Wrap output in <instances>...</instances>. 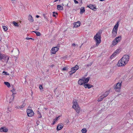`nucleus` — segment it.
I'll return each instance as SVG.
<instances>
[{"instance_id": "nucleus-1", "label": "nucleus", "mask_w": 133, "mask_h": 133, "mask_svg": "<svg viewBox=\"0 0 133 133\" xmlns=\"http://www.w3.org/2000/svg\"><path fill=\"white\" fill-rule=\"evenodd\" d=\"M129 56L127 55H124L122 58L118 62L117 65L118 66H124L129 61Z\"/></svg>"}, {"instance_id": "nucleus-2", "label": "nucleus", "mask_w": 133, "mask_h": 133, "mask_svg": "<svg viewBox=\"0 0 133 133\" xmlns=\"http://www.w3.org/2000/svg\"><path fill=\"white\" fill-rule=\"evenodd\" d=\"M94 39L96 42L95 46H97L101 41V33L99 32H98L94 36Z\"/></svg>"}, {"instance_id": "nucleus-3", "label": "nucleus", "mask_w": 133, "mask_h": 133, "mask_svg": "<svg viewBox=\"0 0 133 133\" xmlns=\"http://www.w3.org/2000/svg\"><path fill=\"white\" fill-rule=\"evenodd\" d=\"M73 103L72 108L75 110L77 113H79L80 111V108L78 106L77 102L76 100H74Z\"/></svg>"}, {"instance_id": "nucleus-4", "label": "nucleus", "mask_w": 133, "mask_h": 133, "mask_svg": "<svg viewBox=\"0 0 133 133\" xmlns=\"http://www.w3.org/2000/svg\"><path fill=\"white\" fill-rule=\"evenodd\" d=\"M121 83L118 82L117 83L116 86L114 87V88L115 89L116 91L117 92H119L120 91L121 86Z\"/></svg>"}, {"instance_id": "nucleus-5", "label": "nucleus", "mask_w": 133, "mask_h": 133, "mask_svg": "<svg viewBox=\"0 0 133 133\" xmlns=\"http://www.w3.org/2000/svg\"><path fill=\"white\" fill-rule=\"evenodd\" d=\"M26 112L28 116L31 117L33 116L34 113L33 111L30 109H28L27 110Z\"/></svg>"}, {"instance_id": "nucleus-6", "label": "nucleus", "mask_w": 133, "mask_h": 133, "mask_svg": "<svg viewBox=\"0 0 133 133\" xmlns=\"http://www.w3.org/2000/svg\"><path fill=\"white\" fill-rule=\"evenodd\" d=\"M59 48L58 47H55L52 48L51 50V52L52 54H55L56 52L58 50Z\"/></svg>"}, {"instance_id": "nucleus-7", "label": "nucleus", "mask_w": 133, "mask_h": 133, "mask_svg": "<svg viewBox=\"0 0 133 133\" xmlns=\"http://www.w3.org/2000/svg\"><path fill=\"white\" fill-rule=\"evenodd\" d=\"M4 57V59H5V61L7 62L9 58V57L8 56H5L4 57V55L0 53V60H2Z\"/></svg>"}, {"instance_id": "nucleus-8", "label": "nucleus", "mask_w": 133, "mask_h": 133, "mask_svg": "<svg viewBox=\"0 0 133 133\" xmlns=\"http://www.w3.org/2000/svg\"><path fill=\"white\" fill-rule=\"evenodd\" d=\"M8 128L5 127H2L0 129V131L1 132H6L8 131Z\"/></svg>"}, {"instance_id": "nucleus-9", "label": "nucleus", "mask_w": 133, "mask_h": 133, "mask_svg": "<svg viewBox=\"0 0 133 133\" xmlns=\"http://www.w3.org/2000/svg\"><path fill=\"white\" fill-rule=\"evenodd\" d=\"M119 26L118 22H117L113 28L112 31H117Z\"/></svg>"}, {"instance_id": "nucleus-10", "label": "nucleus", "mask_w": 133, "mask_h": 133, "mask_svg": "<svg viewBox=\"0 0 133 133\" xmlns=\"http://www.w3.org/2000/svg\"><path fill=\"white\" fill-rule=\"evenodd\" d=\"M84 87L86 88H88V89H90L91 87H93V86L89 84H84Z\"/></svg>"}, {"instance_id": "nucleus-11", "label": "nucleus", "mask_w": 133, "mask_h": 133, "mask_svg": "<svg viewBox=\"0 0 133 133\" xmlns=\"http://www.w3.org/2000/svg\"><path fill=\"white\" fill-rule=\"evenodd\" d=\"M87 7L89 8L90 9L94 10V11H95L96 9V6L92 5L90 4Z\"/></svg>"}, {"instance_id": "nucleus-12", "label": "nucleus", "mask_w": 133, "mask_h": 133, "mask_svg": "<svg viewBox=\"0 0 133 133\" xmlns=\"http://www.w3.org/2000/svg\"><path fill=\"white\" fill-rule=\"evenodd\" d=\"M78 84L80 85H82L83 84H85L83 78L79 80L78 81Z\"/></svg>"}, {"instance_id": "nucleus-13", "label": "nucleus", "mask_w": 133, "mask_h": 133, "mask_svg": "<svg viewBox=\"0 0 133 133\" xmlns=\"http://www.w3.org/2000/svg\"><path fill=\"white\" fill-rule=\"evenodd\" d=\"M63 127V124H59L57 127V130H59L61 129Z\"/></svg>"}, {"instance_id": "nucleus-14", "label": "nucleus", "mask_w": 133, "mask_h": 133, "mask_svg": "<svg viewBox=\"0 0 133 133\" xmlns=\"http://www.w3.org/2000/svg\"><path fill=\"white\" fill-rule=\"evenodd\" d=\"M81 24L80 22L78 21L77 22L75 23L74 24V27L77 28L80 26Z\"/></svg>"}, {"instance_id": "nucleus-15", "label": "nucleus", "mask_w": 133, "mask_h": 133, "mask_svg": "<svg viewBox=\"0 0 133 133\" xmlns=\"http://www.w3.org/2000/svg\"><path fill=\"white\" fill-rule=\"evenodd\" d=\"M122 37L121 36H119L118 37H116L115 39L116 41L118 42H119L121 39Z\"/></svg>"}, {"instance_id": "nucleus-16", "label": "nucleus", "mask_w": 133, "mask_h": 133, "mask_svg": "<svg viewBox=\"0 0 133 133\" xmlns=\"http://www.w3.org/2000/svg\"><path fill=\"white\" fill-rule=\"evenodd\" d=\"M57 9L59 10H63V7L60 5H57Z\"/></svg>"}, {"instance_id": "nucleus-17", "label": "nucleus", "mask_w": 133, "mask_h": 133, "mask_svg": "<svg viewBox=\"0 0 133 133\" xmlns=\"http://www.w3.org/2000/svg\"><path fill=\"white\" fill-rule=\"evenodd\" d=\"M85 84L88 83L89 81V77H88L87 78H83Z\"/></svg>"}, {"instance_id": "nucleus-18", "label": "nucleus", "mask_w": 133, "mask_h": 133, "mask_svg": "<svg viewBox=\"0 0 133 133\" xmlns=\"http://www.w3.org/2000/svg\"><path fill=\"white\" fill-rule=\"evenodd\" d=\"M28 19L29 21L31 22H33L34 20L33 18L31 15H29L28 16Z\"/></svg>"}, {"instance_id": "nucleus-19", "label": "nucleus", "mask_w": 133, "mask_h": 133, "mask_svg": "<svg viewBox=\"0 0 133 133\" xmlns=\"http://www.w3.org/2000/svg\"><path fill=\"white\" fill-rule=\"evenodd\" d=\"M109 93V91H107L105 92L102 95L103 97H105L108 95Z\"/></svg>"}, {"instance_id": "nucleus-20", "label": "nucleus", "mask_w": 133, "mask_h": 133, "mask_svg": "<svg viewBox=\"0 0 133 133\" xmlns=\"http://www.w3.org/2000/svg\"><path fill=\"white\" fill-rule=\"evenodd\" d=\"M60 117V116H59L57 117H56V118L54 119V121L53 123H52V125H54L55 123V122L57 121L58 120L59 118Z\"/></svg>"}, {"instance_id": "nucleus-21", "label": "nucleus", "mask_w": 133, "mask_h": 133, "mask_svg": "<svg viewBox=\"0 0 133 133\" xmlns=\"http://www.w3.org/2000/svg\"><path fill=\"white\" fill-rule=\"evenodd\" d=\"M117 34V31H112V36L113 37H115Z\"/></svg>"}, {"instance_id": "nucleus-22", "label": "nucleus", "mask_w": 133, "mask_h": 133, "mask_svg": "<svg viewBox=\"0 0 133 133\" xmlns=\"http://www.w3.org/2000/svg\"><path fill=\"white\" fill-rule=\"evenodd\" d=\"M81 9H80V13L81 14H82L85 11V8L84 7H82L81 8Z\"/></svg>"}, {"instance_id": "nucleus-23", "label": "nucleus", "mask_w": 133, "mask_h": 133, "mask_svg": "<svg viewBox=\"0 0 133 133\" xmlns=\"http://www.w3.org/2000/svg\"><path fill=\"white\" fill-rule=\"evenodd\" d=\"M104 98L102 95L98 99L97 101L98 102L101 101H102Z\"/></svg>"}, {"instance_id": "nucleus-24", "label": "nucleus", "mask_w": 133, "mask_h": 133, "mask_svg": "<svg viewBox=\"0 0 133 133\" xmlns=\"http://www.w3.org/2000/svg\"><path fill=\"white\" fill-rule=\"evenodd\" d=\"M118 43V42L116 41L114 39L112 42V44L113 45H115L116 44Z\"/></svg>"}, {"instance_id": "nucleus-25", "label": "nucleus", "mask_w": 133, "mask_h": 133, "mask_svg": "<svg viewBox=\"0 0 133 133\" xmlns=\"http://www.w3.org/2000/svg\"><path fill=\"white\" fill-rule=\"evenodd\" d=\"M4 83L8 87H10V84L8 82H5Z\"/></svg>"}, {"instance_id": "nucleus-26", "label": "nucleus", "mask_w": 133, "mask_h": 133, "mask_svg": "<svg viewBox=\"0 0 133 133\" xmlns=\"http://www.w3.org/2000/svg\"><path fill=\"white\" fill-rule=\"evenodd\" d=\"M33 32L35 33L37 36H40L41 35V33L39 32L34 31Z\"/></svg>"}, {"instance_id": "nucleus-27", "label": "nucleus", "mask_w": 133, "mask_h": 133, "mask_svg": "<svg viewBox=\"0 0 133 133\" xmlns=\"http://www.w3.org/2000/svg\"><path fill=\"white\" fill-rule=\"evenodd\" d=\"M87 130L85 128L83 129L82 130V133H85L87 132Z\"/></svg>"}, {"instance_id": "nucleus-28", "label": "nucleus", "mask_w": 133, "mask_h": 133, "mask_svg": "<svg viewBox=\"0 0 133 133\" xmlns=\"http://www.w3.org/2000/svg\"><path fill=\"white\" fill-rule=\"evenodd\" d=\"M12 23L15 26H19L18 25V23L16 22L15 21L13 22H12Z\"/></svg>"}, {"instance_id": "nucleus-29", "label": "nucleus", "mask_w": 133, "mask_h": 133, "mask_svg": "<svg viewBox=\"0 0 133 133\" xmlns=\"http://www.w3.org/2000/svg\"><path fill=\"white\" fill-rule=\"evenodd\" d=\"M74 69H75V70L76 71L78 69H79V66L78 65H76L74 67H73Z\"/></svg>"}, {"instance_id": "nucleus-30", "label": "nucleus", "mask_w": 133, "mask_h": 133, "mask_svg": "<svg viewBox=\"0 0 133 133\" xmlns=\"http://www.w3.org/2000/svg\"><path fill=\"white\" fill-rule=\"evenodd\" d=\"M3 28L5 31H6L8 30V28L6 26H3Z\"/></svg>"}, {"instance_id": "nucleus-31", "label": "nucleus", "mask_w": 133, "mask_h": 133, "mask_svg": "<svg viewBox=\"0 0 133 133\" xmlns=\"http://www.w3.org/2000/svg\"><path fill=\"white\" fill-rule=\"evenodd\" d=\"M71 70L72 71V72H73V73H75L76 71V70H75V69H74L73 67H72L71 68Z\"/></svg>"}, {"instance_id": "nucleus-32", "label": "nucleus", "mask_w": 133, "mask_h": 133, "mask_svg": "<svg viewBox=\"0 0 133 133\" xmlns=\"http://www.w3.org/2000/svg\"><path fill=\"white\" fill-rule=\"evenodd\" d=\"M117 52L118 51H117V50L113 54H112L114 57L116 56L117 54Z\"/></svg>"}, {"instance_id": "nucleus-33", "label": "nucleus", "mask_w": 133, "mask_h": 133, "mask_svg": "<svg viewBox=\"0 0 133 133\" xmlns=\"http://www.w3.org/2000/svg\"><path fill=\"white\" fill-rule=\"evenodd\" d=\"M68 68L66 67H65L63 68L62 69V70H68Z\"/></svg>"}, {"instance_id": "nucleus-34", "label": "nucleus", "mask_w": 133, "mask_h": 133, "mask_svg": "<svg viewBox=\"0 0 133 133\" xmlns=\"http://www.w3.org/2000/svg\"><path fill=\"white\" fill-rule=\"evenodd\" d=\"M26 105V104L24 102H23L21 105L22 107L23 108Z\"/></svg>"}, {"instance_id": "nucleus-35", "label": "nucleus", "mask_w": 133, "mask_h": 133, "mask_svg": "<svg viewBox=\"0 0 133 133\" xmlns=\"http://www.w3.org/2000/svg\"><path fill=\"white\" fill-rule=\"evenodd\" d=\"M26 39H31V40H34V39L33 38H29L28 37H26Z\"/></svg>"}, {"instance_id": "nucleus-36", "label": "nucleus", "mask_w": 133, "mask_h": 133, "mask_svg": "<svg viewBox=\"0 0 133 133\" xmlns=\"http://www.w3.org/2000/svg\"><path fill=\"white\" fill-rule=\"evenodd\" d=\"M69 73L70 75H72L74 73H73V72H72V71H71L69 72Z\"/></svg>"}, {"instance_id": "nucleus-37", "label": "nucleus", "mask_w": 133, "mask_h": 133, "mask_svg": "<svg viewBox=\"0 0 133 133\" xmlns=\"http://www.w3.org/2000/svg\"><path fill=\"white\" fill-rule=\"evenodd\" d=\"M39 88L40 90L42 89H43L42 86V85H41L40 86Z\"/></svg>"}, {"instance_id": "nucleus-38", "label": "nucleus", "mask_w": 133, "mask_h": 133, "mask_svg": "<svg viewBox=\"0 0 133 133\" xmlns=\"http://www.w3.org/2000/svg\"><path fill=\"white\" fill-rule=\"evenodd\" d=\"M19 105L17 106H16L15 107V108H16V109H19Z\"/></svg>"}, {"instance_id": "nucleus-39", "label": "nucleus", "mask_w": 133, "mask_h": 133, "mask_svg": "<svg viewBox=\"0 0 133 133\" xmlns=\"http://www.w3.org/2000/svg\"><path fill=\"white\" fill-rule=\"evenodd\" d=\"M43 16L44 17V18H45L46 19H47V18L45 16V14H43Z\"/></svg>"}, {"instance_id": "nucleus-40", "label": "nucleus", "mask_w": 133, "mask_h": 133, "mask_svg": "<svg viewBox=\"0 0 133 133\" xmlns=\"http://www.w3.org/2000/svg\"><path fill=\"white\" fill-rule=\"evenodd\" d=\"M15 90L14 89H13L12 90H11V91L12 92H15Z\"/></svg>"}, {"instance_id": "nucleus-41", "label": "nucleus", "mask_w": 133, "mask_h": 133, "mask_svg": "<svg viewBox=\"0 0 133 133\" xmlns=\"http://www.w3.org/2000/svg\"><path fill=\"white\" fill-rule=\"evenodd\" d=\"M92 64V63H91L90 64H87V65H86V66H88V67L89 66H90Z\"/></svg>"}, {"instance_id": "nucleus-42", "label": "nucleus", "mask_w": 133, "mask_h": 133, "mask_svg": "<svg viewBox=\"0 0 133 133\" xmlns=\"http://www.w3.org/2000/svg\"><path fill=\"white\" fill-rule=\"evenodd\" d=\"M74 3L75 4H77L78 3V2L77 1H74Z\"/></svg>"}, {"instance_id": "nucleus-43", "label": "nucleus", "mask_w": 133, "mask_h": 133, "mask_svg": "<svg viewBox=\"0 0 133 133\" xmlns=\"http://www.w3.org/2000/svg\"><path fill=\"white\" fill-rule=\"evenodd\" d=\"M72 46H75L76 45V44H75V43H73L72 44Z\"/></svg>"}, {"instance_id": "nucleus-44", "label": "nucleus", "mask_w": 133, "mask_h": 133, "mask_svg": "<svg viewBox=\"0 0 133 133\" xmlns=\"http://www.w3.org/2000/svg\"><path fill=\"white\" fill-rule=\"evenodd\" d=\"M114 57V56L113 55H111V56H110V58L111 59Z\"/></svg>"}, {"instance_id": "nucleus-45", "label": "nucleus", "mask_w": 133, "mask_h": 133, "mask_svg": "<svg viewBox=\"0 0 133 133\" xmlns=\"http://www.w3.org/2000/svg\"><path fill=\"white\" fill-rule=\"evenodd\" d=\"M53 14H58L57 12L55 13V12H53Z\"/></svg>"}, {"instance_id": "nucleus-46", "label": "nucleus", "mask_w": 133, "mask_h": 133, "mask_svg": "<svg viewBox=\"0 0 133 133\" xmlns=\"http://www.w3.org/2000/svg\"><path fill=\"white\" fill-rule=\"evenodd\" d=\"M19 108L21 109V108H23L22 107V105L19 106Z\"/></svg>"}, {"instance_id": "nucleus-47", "label": "nucleus", "mask_w": 133, "mask_h": 133, "mask_svg": "<svg viewBox=\"0 0 133 133\" xmlns=\"http://www.w3.org/2000/svg\"><path fill=\"white\" fill-rule=\"evenodd\" d=\"M3 73H4L6 75L7 74V72H5L4 71H3Z\"/></svg>"}, {"instance_id": "nucleus-48", "label": "nucleus", "mask_w": 133, "mask_h": 133, "mask_svg": "<svg viewBox=\"0 0 133 133\" xmlns=\"http://www.w3.org/2000/svg\"><path fill=\"white\" fill-rule=\"evenodd\" d=\"M52 16L54 17H56V15L55 14H53L52 15Z\"/></svg>"}, {"instance_id": "nucleus-49", "label": "nucleus", "mask_w": 133, "mask_h": 133, "mask_svg": "<svg viewBox=\"0 0 133 133\" xmlns=\"http://www.w3.org/2000/svg\"><path fill=\"white\" fill-rule=\"evenodd\" d=\"M36 17L37 18H39V16L38 15H37L36 16Z\"/></svg>"}, {"instance_id": "nucleus-50", "label": "nucleus", "mask_w": 133, "mask_h": 133, "mask_svg": "<svg viewBox=\"0 0 133 133\" xmlns=\"http://www.w3.org/2000/svg\"><path fill=\"white\" fill-rule=\"evenodd\" d=\"M12 92V95H14L15 94H16V93H14V92Z\"/></svg>"}, {"instance_id": "nucleus-51", "label": "nucleus", "mask_w": 133, "mask_h": 133, "mask_svg": "<svg viewBox=\"0 0 133 133\" xmlns=\"http://www.w3.org/2000/svg\"><path fill=\"white\" fill-rule=\"evenodd\" d=\"M58 0H55L54 2H56L57 1H58ZM59 1H60V0H59Z\"/></svg>"}, {"instance_id": "nucleus-52", "label": "nucleus", "mask_w": 133, "mask_h": 133, "mask_svg": "<svg viewBox=\"0 0 133 133\" xmlns=\"http://www.w3.org/2000/svg\"><path fill=\"white\" fill-rule=\"evenodd\" d=\"M83 0H81V1H80V2H81V4H82L83 2H82V1H83Z\"/></svg>"}, {"instance_id": "nucleus-53", "label": "nucleus", "mask_w": 133, "mask_h": 133, "mask_svg": "<svg viewBox=\"0 0 133 133\" xmlns=\"http://www.w3.org/2000/svg\"><path fill=\"white\" fill-rule=\"evenodd\" d=\"M14 95H12V97H13V98H14V97H15V96H14Z\"/></svg>"}, {"instance_id": "nucleus-54", "label": "nucleus", "mask_w": 133, "mask_h": 133, "mask_svg": "<svg viewBox=\"0 0 133 133\" xmlns=\"http://www.w3.org/2000/svg\"><path fill=\"white\" fill-rule=\"evenodd\" d=\"M66 6H68V4H67Z\"/></svg>"}, {"instance_id": "nucleus-55", "label": "nucleus", "mask_w": 133, "mask_h": 133, "mask_svg": "<svg viewBox=\"0 0 133 133\" xmlns=\"http://www.w3.org/2000/svg\"><path fill=\"white\" fill-rule=\"evenodd\" d=\"M42 117V116H40V117H39V118H40V117Z\"/></svg>"}, {"instance_id": "nucleus-56", "label": "nucleus", "mask_w": 133, "mask_h": 133, "mask_svg": "<svg viewBox=\"0 0 133 133\" xmlns=\"http://www.w3.org/2000/svg\"><path fill=\"white\" fill-rule=\"evenodd\" d=\"M76 1V0H74V2Z\"/></svg>"}, {"instance_id": "nucleus-57", "label": "nucleus", "mask_w": 133, "mask_h": 133, "mask_svg": "<svg viewBox=\"0 0 133 133\" xmlns=\"http://www.w3.org/2000/svg\"><path fill=\"white\" fill-rule=\"evenodd\" d=\"M13 52V51L12 50L11 51V52Z\"/></svg>"}]
</instances>
